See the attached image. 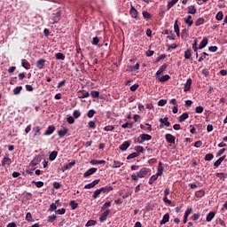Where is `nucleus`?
<instances>
[{
	"mask_svg": "<svg viewBox=\"0 0 227 227\" xmlns=\"http://www.w3.org/2000/svg\"><path fill=\"white\" fill-rule=\"evenodd\" d=\"M90 97H92V98H98L100 97V92L98 90H92L90 92Z\"/></svg>",
	"mask_w": 227,
	"mask_h": 227,
	"instance_id": "37",
	"label": "nucleus"
},
{
	"mask_svg": "<svg viewBox=\"0 0 227 227\" xmlns=\"http://www.w3.org/2000/svg\"><path fill=\"white\" fill-rule=\"evenodd\" d=\"M174 31L176 36H180V27H178V20H176L174 23Z\"/></svg>",
	"mask_w": 227,
	"mask_h": 227,
	"instance_id": "25",
	"label": "nucleus"
},
{
	"mask_svg": "<svg viewBox=\"0 0 227 227\" xmlns=\"http://www.w3.org/2000/svg\"><path fill=\"white\" fill-rule=\"evenodd\" d=\"M214 217H215V213L214 211L209 212L206 217L207 223H210V221H212V219H214Z\"/></svg>",
	"mask_w": 227,
	"mask_h": 227,
	"instance_id": "24",
	"label": "nucleus"
},
{
	"mask_svg": "<svg viewBox=\"0 0 227 227\" xmlns=\"http://www.w3.org/2000/svg\"><path fill=\"white\" fill-rule=\"evenodd\" d=\"M56 157H58V152L57 151H53L49 155V160H51V161L56 160Z\"/></svg>",
	"mask_w": 227,
	"mask_h": 227,
	"instance_id": "32",
	"label": "nucleus"
},
{
	"mask_svg": "<svg viewBox=\"0 0 227 227\" xmlns=\"http://www.w3.org/2000/svg\"><path fill=\"white\" fill-rule=\"evenodd\" d=\"M166 223H169V214L168 213H166L162 219L160 220V224H166Z\"/></svg>",
	"mask_w": 227,
	"mask_h": 227,
	"instance_id": "18",
	"label": "nucleus"
},
{
	"mask_svg": "<svg viewBox=\"0 0 227 227\" xmlns=\"http://www.w3.org/2000/svg\"><path fill=\"white\" fill-rule=\"evenodd\" d=\"M73 116H74V118H75V119L79 118V117L81 116V112H79V110H74V111L73 112Z\"/></svg>",
	"mask_w": 227,
	"mask_h": 227,
	"instance_id": "62",
	"label": "nucleus"
},
{
	"mask_svg": "<svg viewBox=\"0 0 227 227\" xmlns=\"http://www.w3.org/2000/svg\"><path fill=\"white\" fill-rule=\"evenodd\" d=\"M54 130H56V127L49 126L47 130L44 132V136H51V134H54Z\"/></svg>",
	"mask_w": 227,
	"mask_h": 227,
	"instance_id": "16",
	"label": "nucleus"
},
{
	"mask_svg": "<svg viewBox=\"0 0 227 227\" xmlns=\"http://www.w3.org/2000/svg\"><path fill=\"white\" fill-rule=\"evenodd\" d=\"M56 219H57V216H56V215H49L48 216V223H54V221H56Z\"/></svg>",
	"mask_w": 227,
	"mask_h": 227,
	"instance_id": "54",
	"label": "nucleus"
},
{
	"mask_svg": "<svg viewBox=\"0 0 227 227\" xmlns=\"http://www.w3.org/2000/svg\"><path fill=\"white\" fill-rule=\"evenodd\" d=\"M121 129H132V123L126 122L124 124H121Z\"/></svg>",
	"mask_w": 227,
	"mask_h": 227,
	"instance_id": "56",
	"label": "nucleus"
},
{
	"mask_svg": "<svg viewBox=\"0 0 227 227\" xmlns=\"http://www.w3.org/2000/svg\"><path fill=\"white\" fill-rule=\"evenodd\" d=\"M67 212V209L65 207L61 208V209H58L55 211V214H58L59 215H65Z\"/></svg>",
	"mask_w": 227,
	"mask_h": 227,
	"instance_id": "49",
	"label": "nucleus"
},
{
	"mask_svg": "<svg viewBox=\"0 0 227 227\" xmlns=\"http://www.w3.org/2000/svg\"><path fill=\"white\" fill-rule=\"evenodd\" d=\"M98 184H100V179H95L91 183L86 184L84 189H93V187H95V185H98Z\"/></svg>",
	"mask_w": 227,
	"mask_h": 227,
	"instance_id": "6",
	"label": "nucleus"
},
{
	"mask_svg": "<svg viewBox=\"0 0 227 227\" xmlns=\"http://www.w3.org/2000/svg\"><path fill=\"white\" fill-rule=\"evenodd\" d=\"M196 198H203L205 196V192L203 190H199L195 192Z\"/></svg>",
	"mask_w": 227,
	"mask_h": 227,
	"instance_id": "42",
	"label": "nucleus"
},
{
	"mask_svg": "<svg viewBox=\"0 0 227 227\" xmlns=\"http://www.w3.org/2000/svg\"><path fill=\"white\" fill-rule=\"evenodd\" d=\"M168 104V100H166V99H160L159 101H158V106H160V107H163V106H165V105H167Z\"/></svg>",
	"mask_w": 227,
	"mask_h": 227,
	"instance_id": "52",
	"label": "nucleus"
},
{
	"mask_svg": "<svg viewBox=\"0 0 227 227\" xmlns=\"http://www.w3.org/2000/svg\"><path fill=\"white\" fill-rule=\"evenodd\" d=\"M67 121L69 123V125H73V123H75V119H74L73 116H69L67 117Z\"/></svg>",
	"mask_w": 227,
	"mask_h": 227,
	"instance_id": "57",
	"label": "nucleus"
},
{
	"mask_svg": "<svg viewBox=\"0 0 227 227\" xmlns=\"http://www.w3.org/2000/svg\"><path fill=\"white\" fill-rule=\"evenodd\" d=\"M12 164V159L8 157H4L2 160V166H10Z\"/></svg>",
	"mask_w": 227,
	"mask_h": 227,
	"instance_id": "27",
	"label": "nucleus"
},
{
	"mask_svg": "<svg viewBox=\"0 0 227 227\" xmlns=\"http://www.w3.org/2000/svg\"><path fill=\"white\" fill-rule=\"evenodd\" d=\"M142 15L145 20H150V19H152V14L146 11H144Z\"/></svg>",
	"mask_w": 227,
	"mask_h": 227,
	"instance_id": "33",
	"label": "nucleus"
},
{
	"mask_svg": "<svg viewBox=\"0 0 227 227\" xmlns=\"http://www.w3.org/2000/svg\"><path fill=\"white\" fill-rule=\"evenodd\" d=\"M56 59H60L61 61H65V55L61 52L56 53Z\"/></svg>",
	"mask_w": 227,
	"mask_h": 227,
	"instance_id": "45",
	"label": "nucleus"
},
{
	"mask_svg": "<svg viewBox=\"0 0 227 227\" xmlns=\"http://www.w3.org/2000/svg\"><path fill=\"white\" fill-rule=\"evenodd\" d=\"M165 139L167 142H168L170 145H175V136L171 135V134H167L165 136Z\"/></svg>",
	"mask_w": 227,
	"mask_h": 227,
	"instance_id": "12",
	"label": "nucleus"
},
{
	"mask_svg": "<svg viewBox=\"0 0 227 227\" xmlns=\"http://www.w3.org/2000/svg\"><path fill=\"white\" fill-rule=\"evenodd\" d=\"M203 111H205V108H203V106H201L195 107V113L197 114H201V113H203Z\"/></svg>",
	"mask_w": 227,
	"mask_h": 227,
	"instance_id": "46",
	"label": "nucleus"
},
{
	"mask_svg": "<svg viewBox=\"0 0 227 227\" xmlns=\"http://www.w3.org/2000/svg\"><path fill=\"white\" fill-rule=\"evenodd\" d=\"M111 214V209H106L105 212H103L99 216V222L105 223V221H107V216Z\"/></svg>",
	"mask_w": 227,
	"mask_h": 227,
	"instance_id": "5",
	"label": "nucleus"
},
{
	"mask_svg": "<svg viewBox=\"0 0 227 227\" xmlns=\"http://www.w3.org/2000/svg\"><path fill=\"white\" fill-rule=\"evenodd\" d=\"M135 152H137V153H143L145 152V149L141 145L135 146Z\"/></svg>",
	"mask_w": 227,
	"mask_h": 227,
	"instance_id": "50",
	"label": "nucleus"
},
{
	"mask_svg": "<svg viewBox=\"0 0 227 227\" xmlns=\"http://www.w3.org/2000/svg\"><path fill=\"white\" fill-rule=\"evenodd\" d=\"M79 93H82V95L78 96V98L82 99V98H88V97H90V92H88L84 90H80Z\"/></svg>",
	"mask_w": 227,
	"mask_h": 227,
	"instance_id": "22",
	"label": "nucleus"
},
{
	"mask_svg": "<svg viewBox=\"0 0 227 227\" xmlns=\"http://www.w3.org/2000/svg\"><path fill=\"white\" fill-rule=\"evenodd\" d=\"M70 207H71L72 210H75V208H77V207H79V204L77 202H75V200H71Z\"/></svg>",
	"mask_w": 227,
	"mask_h": 227,
	"instance_id": "47",
	"label": "nucleus"
},
{
	"mask_svg": "<svg viewBox=\"0 0 227 227\" xmlns=\"http://www.w3.org/2000/svg\"><path fill=\"white\" fill-rule=\"evenodd\" d=\"M75 166V160L69 162L68 164L64 166V169L67 171V169H72Z\"/></svg>",
	"mask_w": 227,
	"mask_h": 227,
	"instance_id": "36",
	"label": "nucleus"
},
{
	"mask_svg": "<svg viewBox=\"0 0 227 227\" xmlns=\"http://www.w3.org/2000/svg\"><path fill=\"white\" fill-rule=\"evenodd\" d=\"M156 79H158L159 82H166L171 79V76H169V74H165L162 76H157Z\"/></svg>",
	"mask_w": 227,
	"mask_h": 227,
	"instance_id": "13",
	"label": "nucleus"
},
{
	"mask_svg": "<svg viewBox=\"0 0 227 227\" xmlns=\"http://www.w3.org/2000/svg\"><path fill=\"white\" fill-rule=\"evenodd\" d=\"M40 162H42V157L35 156V159L30 162V166H33V168H35V166H38Z\"/></svg>",
	"mask_w": 227,
	"mask_h": 227,
	"instance_id": "10",
	"label": "nucleus"
},
{
	"mask_svg": "<svg viewBox=\"0 0 227 227\" xmlns=\"http://www.w3.org/2000/svg\"><path fill=\"white\" fill-rule=\"evenodd\" d=\"M90 164L92 166H97L98 164H106V160H90Z\"/></svg>",
	"mask_w": 227,
	"mask_h": 227,
	"instance_id": "31",
	"label": "nucleus"
},
{
	"mask_svg": "<svg viewBox=\"0 0 227 227\" xmlns=\"http://www.w3.org/2000/svg\"><path fill=\"white\" fill-rule=\"evenodd\" d=\"M130 146V142L129 141H125L124 143H122L121 145H120V150L121 152H127V150L129 149V147Z\"/></svg>",
	"mask_w": 227,
	"mask_h": 227,
	"instance_id": "11",
	"label": "nucleus"
},
{
	"mask_svg": "<svg viewBox=\"0 0 227 227\" xmlns=\"http://www.w3.org/2000/svg\"><path fill=\"white\" fill-rule=\"evenodd\" d=\"M97 221L96 220H89L87 223H86V224H85V226L86 227H90V226H97Z\"/></svg>",
	"mask_w": 227,
	"mask_h": 227,
	"instance_id": "39",
	"label": "nucleus"
},
{
	"mask_svg": "<svg viewBox=\"0 0 227 227\" xmlns=\"http://www.w3.org/2000/svg\"><path fill=\"white\" fill-rule=\"evenodd\" d=\"M36 67L38 70H43V67H45V59H40L39 60H37Z\"/></svg>",
	"mask_w": 227,
	"mask_h": 227,
	"instance_id": "14",
	"label": "nucleus"
},
{
	"mask_svg": "<svg viewBox=\"0 0 227 227\" xmlns=\"http://www.w3.org/2000/svg\"><path fill=\"white\" fill-rule=\"evenodd\" d=\"M214 159V154L212 153H207L205 155L204 160L210 161Z\"/></svg>",
	"mask_w": 227,
	"mask_h": 227,
	"instance_id": "51",
	"label": "nucleus"
},
{
	"mask_svg": "<svg viewBox=\"0 0 227 227\" xmlns=\"http://www.w3.org/2000/svg\"><path fill=\"white\" fill-rule=\"evenodd\" d=\"M191 86H192V79L188 78L184 86V91L187 92L191 90Z\"/></svg>",
	"mask_w": 227,
	"mask_h": 227,
	"instance_id": "7",
	"label": "nucleus"
},
{
	"mask_svg": "<svg viewBox=\"0 0 227 227\" xmlns=\"http://www.w3.org/2000/svg\"><path fill=\"white\" fill-rule=\"evenodd\" d=\"M176 3H178V0H171L170 2H168L167 4L168 12H169V10H171L173 8V6H175V4H176Z\"/></svg>",
	"mask_w": 227,
	"mask_h": 227,
	"instance_id": "23",
	"label": "nucleus"
},
{
	"mask_svg": "<svg viewBox=\"0 0 227 227\" xmlns=\"http://www.w3.org/2000/svg\"><path fill=\"white\" fill-rule=\"evenodd\" d=\"M188 13L190 15H194V13H196V7L194 5L188 6Z\"/></svg>",
	"mask_w": 227,
	"mask_h": 227,
	"instance_id": "35",
	"label": "nucleus"
},
{
	"mask_svg": "<svg viewBox=\"0 0 227 227\" xmlns=\"http://www.w3.org/2000/svg\"><path fill=\"white\" fill-rule=\"evenodd\" d=\"M160 123L165 125V127H169L171 125V123L168 121V117L160 118Z\"/></svg>",
	"mask_w": 227,
	"mask_h": 227,
	"instance_id": "29",
	"label": "nucleus"
},
{
	"mask_svg": "<svg viewBox=\"0 0 227 227\" xmlns=\"http://www.w3.org/2000/svg\"><path fill=\"white\" fill-rule=\"evenodd\" d=\"M163 172H164V167L162 162L160 161L157 168V173L152 176L149 179L150 185H152V184H153V182H155L157 178H159V176H162Z\"/></svg>",
	"mask_w": 227,
	"mask_h": 227,
	"instance_id": "2",
	"label": "nucleus"
},
{
	"mask_svg": "<svg viewBox=\"0 0 227 227\" xmlns=\"http://www.w3.org/2000/svg\"><path fill=\"white\" fill-rule=\"evenodd\" d=\"M208 44V39L207 37L203 38L199 45V49H205L207 45Z\"/></svg>",
	"mask_w": 227,
	"mask_h": 227,
	"instance_id": "17",
	"label": "nucleus"
},
{
	"mask_svg": "<svg viewBox=\"0 0 227 227\" xmlns=\"http://www.w3.org/2000/svg\"><path fill=\"white\" fill-rule=\"evenodd\" d=\"M203 24H205V19L203 18H199L195 22V26L197 27L203 26Z\"/></svg>",
	"mask_w": 227,
	"mask_h": 227,
	"instance_id": "40",
	"label": "nucleus"
},
{
	"mask_svg": "<svg viewBox=\"0 0 227 227\" xmlns=\"http://www.w3.org/2000/svg\"><path fill=\"white\" fill-rule=\"evenodd\" d=\"M57 203H59V200H56L55 203H51L50 205V211L54 212L58 208V206H56Z\"/></svg>",
	"mask_w": 227,
	"mask_h": 227,
	"instance_id": "41",
	"label": "nucleus"
},
{
	"mask_svg": "<svg viewBox=\"0 0 227 227\" xmlns=\"http://www.w3.org/2000/svg\"><path fill=\"white\" fill-rule=\"evenodd\" d=\"M121 166H123V163H122V162L114 160V161H113V164L111 165V168H112L113 169H116V168H121Z\"/></svg>",
	"mask_w": 227,
	"mask_h": 227,
	"instance_id": "21",
	"label": "nucleus"
},
{
	"mask_svg": "<svg viewBox=\"0 0 227 227\" xmlns=\"http://www.w3.org/2000/svg\"><path fill=\"white\" fill-rule=\"evenodd\" d=\"M223 12H218L217 13H216V15H215V19H216V20H223Z\"/></svg>",
	"mask_w": 227,
	"mask_h": 227,
	"instance_id": "58",
	"label": "nucleus"
},
{
	"mask_svg": "<svg viewBox=\"0 0 227 227\" xmlns=\"http://www.w3.org/2000/svg\"><path fill=\"white\" fill-rule=\"evenodd\" d=\"M152 140V137L148 134H141L139 136V137L137 138V143L139 145H143V143H145V141H151Z\"/></svg>",
	"mask_w": 227,
	"mask_h": 227,
	"instance_id": "3",
	"label": "nucleus"
},
{
	"mask_svg": "<svg viewBox=\"0 0 227 227\" xmlns=\"http://www.w3.org/2000/svg\"><path fill=\"white\" fill-rule=\"evenodd\" d=\"M89 128L93 129H97V124L95 123L94 121H89Z\"/></svg>",
	"mask_w": 227,
	"mask_h": 227,
	"instance_id": "61",
	"label": "nucleus"
},
{
	"mask_svg": "<svg viewBox=\"0 0 227 227\" xmlns=\"http://www.w3.org/2000/svg\"><path fill=\"white\" fill-rule=\"evenodd\" d=\"M32 184H35L36 185V187L40 188V187H43V182L42 181H33Z\"/></svg>",
	"mask_w": 227,
	"mask_h": 227,
	"instance_id": "60",
	"label": "nucleus"
},
{
	"mask_svg": "<svg viewBox=\"0 0 227 227\" xmlns=\"http://www.w3.org/2000/svg\"><path fill=\"white\" fill-rule=\"evenodd\" d=\"M136 157H139V153H132L127 156V160H130L131 159H136Z\"/></svg>",
	"mask_w": 227,
	"mask_h": 227,
	"instance_id": "44",
	"label": "nucleus"
},
{
	"mask_svg": "<svg viewBox=\"0 0 227 227\" xmlns=\"http://www.w3.org/2000/svg\"><path fill=\"white\" fill-rule=\"evenodd\" d=\"M20 91H22V86H18L13 89V95H20Z\"/></svg>",
	"mask_w": 227,
	"mask_h": 227,
	"instance_id": "43",
	"label": "nucleus"
},
{
	"mask_svg": "<svg viewBox=\"0 0 227 227\" xmlns=\"http://www.w3.org/2000/svg\"><path fill=\"white\" fill-rule=\"evenodd\" d=\"M207 56H208V54L207 52H203L202 55L199 58V63H201V61L207 59Z\"/></svg>",
	"mask_w": 227,
	"mask_h": 227,
	"instance_id": "53",
	"label": "nucleus"
},
{
	"mask_svg": "<svg viewBox=\"0 0 227 227\" xmlns=\"http://www.w3.org/2000/svg\"><path fill=\"white\" fill-rule=\"evenodd\" d=\"M101 190V192H111V191H113V186H105V187H101L99 188Z\"/></svg>",
	"mask_w": 227,
	"mask_h": 227,
	"instance_id": "34",
	"label": "nucleus"
},
{
	"mask_svg": "<svg viewBox=\"0 0 227 227\" xmlns=\"http://www.w3.org/2000/svg\"><path fill=\"white\" fill-rule=\"evenodd\" d=\"M33 130H34V137L38 136V134H40V130H41L40 126L35 127L33 129Z\"/></svg>",
	"mask_w": 227,
	"mask_h": 227,
	"instance_id": "55",
	"label": "nucleus"
},
{
	"mask_svg": "<svg viewBox=\"0 0 227 227\" xmlns=\"http://www.w3.org/2000/svg\"><path fill=\"white\" fill-rule=\"evenodd\" d=\"M192 56V51L191 49H187L184 51V59H191Z\"/></svg>",
	"mask_w": 227,
	"mask_h": 227,
	"instance_id": "30",
	"label": "nucleus"
},
{
	"mask_svg": "<svg viewBox=\"0 0 227 227\" xmlns=\"http://www.w3.org/2000/svg\"><path fill=\"white\" fill-rule=\"evenodd\" d=\"M60 18H61V13L59 12L53 13L52 17L50 19L51 24H58V22H59Z\"/></svg>",
	"mask_w": 227,
	"mask_h": 227,
	"instance_id": "4",
	"label": "nucleus"
},
{
	"mask_svg": "<svg viewBox=\"0 0 227 227\" xmlns=\"http://www.w3.org/2000/svg\"><path fill=\"white\" fill-rule=\"evenodd\" d=\"M94 173H97V168H91L88 169L84 174L83 177L88 178V176H91V175H94Z\"/></svg>",
	"mask_w": 227,
	"mask_h": 227,
	"instance_id": "8",
	"label": "nucleus"
},
{
	"mask_svg": "<svg viewBox=\"0 0 227 227\" xmlns=\"http://www.w3.org/2000/svg\"><path fill=\"white\" fill-rule=\"evenodd\" d=\"M100 42V39L98 37H93L92 39V45H98V43Z\"/></svg>",
	"mask_w": 227,
	"mask_h": 227,
	"instance_id": "64",
	"label": "nucleus"
},
{
	"mask_svg": "<svg viewBox=\"0 0 227 227\" xmlns=\"http://www.w3.org/2000/svg\"><path fill=\"white\" fill-rule=\"evenodd\" d=\"M129 14L132 17V19H136L137 20V10L135 9L133 5H131V8L129 10Z\"/></svg>",
	"mask_w": 227,
	"mask_h": 227,
	"instance_id": "15",
	"label": "nucleus"
},
{
	"mask_svg": "<svg viewBox=\"0 0 227 227\" xmlns=\"http://www.w3.org/2000/svg\"><path fill=\"white\" fill-rule=\"evenodd\" d=\"M21 66L26 70H29L31 68V64L27 60H26V59H22L21 60Z\"/></svg>",
	"mask_w": 227,
	"mask_h": 227,
	"instance_id": "19",
	"label": "nucleus"
},
{
	"mask_svg": "<svg viewBox=\"0 0 227 227\" xmlns=\"http://www.w3.org/2000/svg\"><path fill=\"white\" fill-rule=\"evenodd\" d=\"M104 130H105L106 132H113V130H114V126H113V125L106 126V127L104 128Z\"/></svg>",
	"mask_w": 227,
	"mask_h": 227,
	"instance_id": "48",
	"label": "nucleus"
},
{
	"mask_svg": "<svg viewBox=\"0 0 227 227\" xmlns=\"http://www.w3.org/2000/svg\"><path fill=\"white\" fill-rule=\"evenodd\" d=\"M150 173V168H142L137 174L131 175V180L133 182H138L139 178H145L146 175Z\"/></svg>",
	"mask_w": 227,
	"mask_h": 227,
	"instance_id": "1",
	"label": "nucleus"
},
{
	"mask_svg": "<svg viewBox=\"0 0 227 227\" xmlns=\"http://www.w3.org/2000/svg\"><path fill=\"white\" fill-rule=\"evenodd\" d=\"M187 118H189V113H184L178 117V121L182 123L184 120H187Z\"/></svg>",
	"mask_w": 227,
	"mask_h": 227,
	"instance_id": "26",
	"label": "nucleus"
},
{
	"mask_svg": "<svg viewBox=\"0 0 227 227\" xmlns=\"http://www.w3.org/2000/svg\"><path fill=\"white\" fill-rule=\"evenodd\" d=\"M184 22L191 27L192 24H194V21L192 20V16L189 15L187 18L184 19Z\"/></svg>",
	"mask_w": 227,
	"mask_h": 227,
	"instance_id": "28",
	"label": "nucleus"
},
{
	"mask_svg": "<svg viewBox=\"0 0 227 227\" xmlns=\"http://www.w3.org/2000/svg\"><path fill=\"white\" fill-rule=\"evenodd\" d=\"M101 192H102V190H100V188L98 189V190H96V191L93 192V194H92L93 200H97V198H98V196H100Z\"/></svg>",
	"mask_w": 227,
	"mask_h": 227,
	"instance_id": "38",
	"label": "nucleus"
},
{
	"mask_svg": "<svg viewBox=\"0 0 227 227\" xmlns=\"http://www.w3.org/2000/svg\"><path fill=\"white\" fill-rule=\"evenodd\" d=\"M168 68V64H163L159 70L156 72V76L159 77V75H162L164 72H166V69Z\"/></svg>",
	"mask_w": 227,
	"mask_h": 227,
	"instance_id": "9",
	"label": "nucleus"
},
{
	"mask_svg": "<svg viewBox=\"0 0 227 227\" xmlns=\"http://www.w3.org/2000/svg\"><path fill=\"white\" fill-rule=\"evenodd\" d=\"M87 116H88V118H93V116H95V110H93V109L89 110Z\"/></svg>",
	"mask_w": 227,
	"mask_h": 227,
	"instance_id": "59",
	"label": "nucleus"
},
{
	"mask_svg": "<svg viewBox=\"0 0 227 227\" xmlns=\"http://www.w3.org/2000/svg\"><path fill=\"white\" fill-rule=\"evenodd\" d=\"M217 178H220V180H224V178H226V176H224V173L220 172V173H216L215 174Z\"/></svg>",
	"mask_w": 227,
	"mask_h": 227,
	"instance_id": "63",
	"label": "nucleus"
},
{
	"mask_svg": "<svg viewBox=\"0 0 227 227\" xmlns=\"http://www.w3.org/2000/svg\"><path fill=\"white\" fill-rule=\"evenodd\" d=\"M67 134H68V129L67 128H64L63 129H59L58 131V136H59L60 137H65Z\"/></svg>",
	"mask_w": 227,
	"mask_h": 227,
	"instance_id": "20",
	"label": "nucleus"
}]
</instances>
